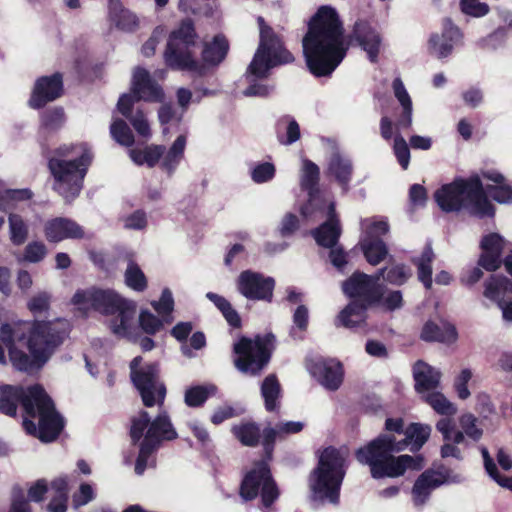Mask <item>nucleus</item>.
<instances>
[{
  "mask_svg": "<svg viewBox=\"0 0 512 512\" xmlns=\"http://www.w3.org/2000/svg\"><path fill=\"white\" fill-rule=\"evenodd\" d=\"M141 361L142 358L139 356L131 361V380L138 390L143 404L146 407L157 406L159 413L153 421L150 420L146 411H141L132 419L130 430L132 441L136 443L143 438L135 465V472L139 475L144 472L149 456L161 442L177 437L167 412L162 410L166 388L159 379L158 367L155 364L140 366Z\"/></svg>",
  "mask_w": 512,
  "mask_h": 512,
  "instance_id": "obj_1",
  "label": "nucleus"
},
{
  "mask_svg": "<svg viewBox=\"0 0 512 512\" xmlns=\"http://www.w3.org/2000/svg\"><path fill=\"white\" fill-rule=\"evenodd\" d=\"M309 71L316 77L330 76L346 56L348 45L336 10L320 7L308 24L302 40Z\"/></svg>",
  "mask_w": 512,
  "mask_h": 512,
  "instance_id": "obj_2",
  "label": "nucleus"
},
{
  "mask_svg": "<svg viewBox=\"0 0 512 512\" xmlns=\"http://www.w3.org/2000/svg\"><path fill=\"white\" fill-rule=\"evenodd\" d=\"M19 400L25 411V431L42 442L54 441L64 428V420L45 390L39 385L31 386L26 391L10 385L2 386L0 413L14 416Z\"/></svg>",
  "mask_w": 512,
  "mask_h": 512,
  "instance_id": "obj_3",
  "label": "nucleus"
},
{
  "mask_svg": "<svg viewBox=\"0 0 512 512\" xmlns=\"http://www.w3.org/2000/svg\"><path fill=\"white\" fill-rule=\"evenodd\" d=\"M196 33L190 19H185L169 37L164 53L166 64L172 69L189 71L196 75L205 73V65H218L226 56L228 42L223 36H215L202 50L204 64L196 60Z\"/></svg>",
  "mask_w": 512,
  "mask_h": 512,
  "instance_id": "obj_4",
  "label": "nucleus"
},
{
  "mask_svg": "<svg viewBox=\"0 0 512 512\" xmlns=\"http://www.w3.org/2000/svg\"><path fill=\"white\" fill-rule=\"evenodd\" d=\"M260 43L254 58L247 70L249 86L243 91L247 97H265L273 90L272 86L258 83L256 79L265 78L268 71L277 65L293 61L292 54L283 47L281 38L271 27L266 25L262 17L258 18Z\"/></svg>",
  "mask_w": 512,
  "mask_h": 512,
  "instance_id": "obj_5",
  "label": "nucleus"
},
{
  "mask_svg": "<svg viewBox=\"0 0 512 512\" xmlns=\"http://www.w3.org/2000/svg\"><path fill=\"white\" fill-rule=\"evenodd\" d=\"M72 303L83 313L95 310L107 315H116L110 323L112 332L119 336L128 335L135 306L116 292L96 288L78 290L72 298Z\"/></svg>",
  "mask_w": 512,
  "mask_h": 512,
  "instance_id": "obj_6",
  "label": "nucleus"
},
{
  "mask_svg": "<svg viewBox=\"0 0 512 512\" xmlns=\"http://www.w3.org/2000/svg\"><path fill=\"white\" fill-rule=\"evenodd\" d=\"M92 158V152L86 144L59 147L48 162L56 188L71 192L80 191Z\"/></svg>",
  "mask_w": 512,
  "mask_h": 512,
  "instance_id": "obj_7",
  "label": "nucleus"
},
{
  "mask_svg": "<svg viewBox=\"0 0 512 512\" xmlns=\"http://www.w3.org/2000/svg\"><path fill=\"white\" fill-rule=\"evenodd\" d=\"M346 450L326 448L319 457L318 466L309 476L312 497L319 501L336 504L345 475Z\"/></svg>",
  "mask_w": 512,
  "mask_h": 512,
  "instance_id": "obj_8",
  "label": "nucleus"
},
{
  "mask_svg": "<svg viewBox=\"0 0 512 512\" xmlns=\"http://www.w3.org/2000/svg\"><path fill=\"white\" fill-rule=\"evenodd\" d=\"M300 212L305 219L326 218V221L313 231L317 244L327 248L337 244L342 228L333 202L326 201L323 194H307Z\"/></svg>",
  "mask_w": 512,
  "mask_h": 512,
  "instance_id": "obj_9",
  "label": "nucleus"
},
{
  "mask_svg": "<svg viewBox=\"0 0 512 512\" xmlns=\"http://www.w3.org/2000/svg\"><path fill=\"white\" fill-rule=\"evenodd\" d=\"M273 345L272 334L256 336L254 339L241 338L234 345V352L237 355L235 366L241 372L256 375L268 364Z\"/></svg>",
  "mask_w": 512,
  "mask_h": 512,
  "instance_id": "obj_10",
  "label": "nucleus"
},
{
  "mask_svg": "<svg viewBox=\"0 0 512 512\" xmlns=\"http://www.w3.org/2000/svg\"><path fill=\"white\" fill-rule=\"evenodd\" d=\"M241 496L245 500L254 499L258 494L262 497L263 505L268 508L278 497V490L271 478L270 470L265 461H261L244 477Z\"/></svg>",
  "mask_w": 512,
  "mask_h": 512,
  "instance_id": "obj_11",
  "label": "nucleus"
},
{
  "mask_svg": "<svg viewBox=\"0 0 512 512\" xmlns=\"http://www.w3.org/2000/svg\"><path fill=\"white\" fill-rule=\"evenodd\" d=\"M444 212L465 211L478 217L493 216L494 207L488 194H434Z\"/></svg>",
  "mask_w": 512,
  "mask_h": 512,
  "instance_id": "obj_12",
  "label": "nucleus"
},
{
  "mask_svg": "<svg viewBox=\"0 0 512 512\" xmlns=\"http://www.w3.org/2000/svg\"><path fill=\"white\" fill-rule=\"evenodd\" d=\"M383 269L375 275L364 273H354L347 281L343 283V292L355 301H359L367 306L377 303L383 295Z\"/></svg>",
  "mask_w": 512,
  "mask_h": 512,
  "instance_id": "obj_13",
  "label": "nucleus"
},
{
  "mask_svg": "<svg viewBox=\"0 0 512 512\" xmlns=\"http://www.w3.org/2000/svg\"><path fill=\"white\" fill-rule=\"evenodd\" d=\"M362 229L360 245L363 254L368 263L377 265L384 258V222L366 219L362 222Z\"/></svg>",
  "mask_w": 512,
  "mask_h": 512,
  "instance_id": "obj_14",
  "label": "nucleus"
},
{
  "mask_svg": "<svg viewBox=\"0 0 512 512\" xmlns=\"http://www.w3.org/2000/svg\"><path fill=\"white\" fill-rule=\"evenodd\" d=\"M484 296L496 303L506 321H512V282L505 276L493 275L485 282Z\"/></svg>",
  "mask_w": 512,
  "mask_h": 512,
  "instance_id": "obj_15",
  "label": "nucleus"
},
{
  "mask_svg": "<svg viewBox=\"0 0 512 512\" xmlns=\"http://www.w3.org/2000/svg\"><path fill=\"white\" fill-rule=\"evenodd\" d=\"M393 92L401 105L399 112H395V120L386 117V139L392 136L393 128L398 131H405L412 126V100L400 78L394 79L392 83Z\"/></svg>",
  "mask_w": 512,
  "mask_h": 512,
  "instance_id": "obj_16",
  "label": "nucleus"
},
{
  "mask_svg": "<svg viewBox=\"0 0 512 512\" xmlns=\"http://www.w3.org/2000/svg\"><path fill=\"white\" fill-rule=\"evenodd\" d=\"M274 280L270 277L252 272L244 271L237 281L239 292L248 299L268 300L272 298Z\"/></svg>",
  "mask_w": 512,
  "mask_h": 512,
  "instance_id": "obj_17",
  "label": "nucleus"
},
{
  "mask_svg": "<svg viewBox=\"0 0 512 512\" xmlns=\"http://www.w3.org/2000/svg\"><path fill=\"white\" fill-rule=\"evenodd\" d=\"M432 428L428 424L412 423L406 429L404 437L396 440L395 437L386 435V452L402 451L409 444L412 452L419 451L431 435Z\"/></svg>",
  "mask_w": 512,
  "mask_h": 512,
  "instance_id": "obj_18",
  "label": "nucleus"
},
{
  "mask_svg": "<svg viewBox=\"0 0 512 512\" xmlns=\"http://www.w3.org/2000/svg\"><path fill=\"white\" fill-rule=\"evenodd\" d=\"M462 38L460 29L453 24L452 20L447 18L443 22L441 35L431 34L428 40V49L430 53L436 54L438 58L448 57L454 48V45Z\"/></svg>",
  "mask_w": 512,
  "mask_h": 512,
  "instance_id": "obj_19",
  "label": "nucleus"
},
{
  "mask_svg": "<svg viewBox=\"0 0 512 512\" xmlns=\"http://www.w3.org/2000/svg\"><path fill=\"white\" fill-rule=\"evenodd\" d=\"M133 103L136 100L158 102L163 98L162 88L151 78L149 72L141 67L135 68L131 85Z\"/></svg>",
  "mask_w": 512,
  "mask_h": 512,
  "instance_id": "obj_20",
  "label": "nucleus"
},
{
  "mask_svg": "<svg viewBox=\"0 0 512 512\" xmlns=\"http://www.w3.org/2000/svg\"><path fill=\"white\" fill-rule=\"evenodd\" d=\"M62 89L63 82L60 74L41 77L35 83L29 104L32 108H41L47 102L57 99L61 95Z\"/></svg>",
  "mask_w": 512,
  "mask_h": 512,
  "instance_id": "obj_21",
  "label": "nucleus"
},
{
  "mask_svg": "<svg viewBox=\"0 0 512 512\" xmlns=\"http://www.w3.org/2000/svg\"><path fill=\"white\" fill-rule=\"evenodd\" d=\"M436 429L442 434L444 440L441 447V456L443 458L461 459L462 453L459 445L466 442L463 433L456 428L454 420L452 418H441L436 424Z\"/></svg>",
  "mask_w": 512,
  "mask_h": 512,
  "instance_id": "obj_22",
  "label": "nucleus"
},
{
  "mask_svg": "<svg viewBox=\"0 0 512 512\" xmlns=\"http://www.w3.org/2000/svg\"><path fill=\"white\" fill-rule=\"evenodd\" d=\"M356 456L359 462L369 465L373 478L384 477V438L382 435L366 447L359 449Z\"/></svg>",
  "mask_w": 512,
  "mask_h": 512,
  "instance_id": "obj_23",
  "label": "nucleus"
},
{
  "mask_svg": "<svg viewBox=\"0 0 512 512\" xmlns=\"http://www.w3.org/2000/svg\"><path fill=\"white\" fill-rule=\"evenodd\" d=\"M84 235L82 227L70 219L56 218L45 225V236L50 242H60L65 239H81Z\"/></svg>",
  "mask_w": 512,
  "mask_h": 512,
  "instance_id": "obj_24",
  "label": "nucleus"
},
{
  "mask_svg": "<svg viewBox=\"0 0 512 512\" xmlns=\"http://www.w3.org/2000/svg\"><path fill=\"white\" fill-rule=\"evenodd\" d=\"M354 39L367 53L370 62L375 63L378 60L381 39L374 31L371 24L367 21H358L355 23L353 31Z\"/></svg>",
  "mask_w": 512,
  "mask_h": 512,
  "instance_id": "obj_25",
  "label": "nucleus"
},
{
  "mask_svg": "<svg viewBox=\"0 0 512 512\" xmlns=\"http://www.w3.org/2000/svg\"><path fill=\"white\" fill-rule=\"evenodd\" d=\"M504 247V239L497 233H491L483 237L481 241L482 255L479 265L488 271H494L500 266L501 253Z\"/></svg>",
  "mask_w": 512,
  "mask_h": 512,
  "instance_id": "obj_26",
  "label": "nucleus"
},
{
  "mask_svg": "<svg viewBox=\"0 0 512 512\" xmlns=\"http://www.w3.org/2000/svg\"><path fill=\"white\" fill-rule=\"evenodd\" d=\"M445 482L446 477L440 472L433 470L423 472L416 480L412 490L415 505H423L428 499L431 491Z\"/></svg>",
  "mask_w": 512,
  "mask_h": 512,
  "instance_id": "obj_27",
  "label": "nucleus"
},
{
  "mask_svg": "<svg viewBox=\"0 0 512 512\" xmlns=\"http://www.w3.org/2000/svg\"><path fill=\"white\" fill-rule=\"evenodd\" d=\"M313 373L328 390H337L343 381V368L336 360H326L317 364Z\"/></svg>",
  "mask_w": 512,
  "mask_h": 512,
  "instance_id": "obj_28",
  "label": "nucleus"
},
{
  "mask_svg": "<svg viewBox=\"0 0 512 512\" xmlns=\"http://www.w3.org/2000/svg\"><path fill=\"white\" fill-rule=\"evenodd\" d=\"M415 388L420 393H427L438 387L441 372L423 361H418L413 367Z\"/></svg>",
  "mask_w": 512,
  "mask_h": 512,
  "instance_id": "obj_29",
  "label": "nucleus"
},
{
  "mask_svg": "<svg viewBox=\"0 0 512 512\" xmlns=\"http://www.w3.org/2000/svg\"><path fill=\"white\" fill-rule=\"evenodd\" d=\"M108 17L118 29L132 32L138 25L137 16L122 6L120 0H108Z\"/></svg>",
  "mask_w": 512,
  "mask_h": 512,
  "instance_id": "obj_30",
  "label": "nucleus"
},
{
  "mask_svg": "<svg viewBox=\"0 0 512 512\" xmlns=\"http://www.w3.org/2000/svg\"><path fill=\"white\" fill-rule=\"evenodd\" d=\"M133 106V97L127 94H123L117 104L119 112L128 118L133 125L136 132L144 137L149 138L151 136V130L149 123L142 111L138 110L135 114H131Z\"/></svg>",
  "mask_w": 512,
  "mask_h": 512,
  "instance_id": "obj_31",
  "label": "nucleus"
},
{
  "mask_svg": "<svg viewBox=\"0 0 512 512\" xmlns=\"http://www.w3.org/2000/svg\"><path fill=\"white\" fill-rule=\"evenodd\" d=\"M424 466L422 456H388L386 455V477H399L407 470H420Z\"/></svg>",
  "mask_w": 512,
  "mask_h": 512,
  "instance_id": "obj_32",
  "label": "nucleus"
},
{
  "mask_svg": "<svg viewBox=\"0 0 512 512\" xmlns=\"http://www.w3.org/2000/svg\"><path fill=\"white\" fill-rule=\"evenodd\" d=\"M352 171V162L348 156L338 151L331 154L327 165L329 176L335 178L341 185H345L350 181Z\"/></svg>",
  "mask_w": 512,
  "mask_h": 512,
  "instance_id": "obj_33",
  "label": "nucleus"
},
{
  "mask_svg": "<svg viewBox=\"0 0 512 512\" xmlns=\"http://www.w3.org/2000/svg\"><path fill=\"white\" fill-rule=\"evenodd\" d=\"M421 338L425 341L451 343L456 340L457 332L455 327L449 323L438 325L429 321L422 329Z\"/></svg>",
  "mask_w": 512,
  "mask_h": 512,
  "instance_id": "obj_34",
  "label": "nucleus"
},
{
  "mask_svg": "<svg viewBox=\"0 0 512 512\" xmlns=\"http://www.w3.org/2000/svg\"><path fill=\"white\" fill-rule=\"evenodd\" d=\"M303 429L301 422L279 423L275 428H266L263 431V445L268 457L271 456L272 446L277 438L284 435L300 432Z\"/></svg>",
  "mask_w": 512,
  "mask_h": 512,
  "instance_id": "obj_35",
  "label": "nucleus"
},
{
  "mask_svg": "<svg viewBox=\"0 0 512 512\" xmlns=\"http://www.w3.org/2000/svg\"><path fill=\"white\" fill-rule=\"evenodd\" d=\"M51 490L54 493L53 498L47 506L49 512H66L68 499V478L60 476L51 483Z\"/></svg>",
  "mask_w": 512,
  "mask_h": 512,
  "instance_id": "obj_36",
  "label": "nucleus"
},
{
  "mask_svg": "<svg viewBox=\"0 0 512 512\" xmlns=\"http://www.w3.org/2000/svg\"><path fill=\"white\" fill-rule=\"evenodd\" d=\"M367 305L357 301L351 302L338 315L336 325H342L347 328L358 326L365 320V309Z\"/></svg>",
  "mask_w": 512,
  "mask_h": 512,
  "instance_id": "obj_37",
  "label": "nucleus"
},
{
  "mask_svg": "<svg viewBox=\"0 0 512 512\" xmlns=\"http://www.w3.org/2000/svg\"><path fill=\"white\" fill-rule=\"evenodd\" d=\"M185 146L186 137L184 135L178 136L168 151L162 156L161 167L165 171L171 173L177 168L184 157Z\"/></svg>",
  "mask_w": 512,
  "mask_h": 512,
  "instance_id": "obj_38",
  "label": "nucleus"
},
{
  "mask_svg": "<svg viewBox=\"0 0 512 512\" xmlns=\"http://www.w3.org/2000/svg\"><path fill=\"white\" fill-rule=\"evenodd\" d=\"M165 152V147L162 145H151L143 150L130 149L129 156L131 160L137 165L146 164L149 167L155 166L162 158Z\"/></svg>",
  "mask_w": 512,
  "mask_h": 512,
  "instance_id": "obj_39",
  "label": "nucleus"
},
{
  "mask_svg": "<svg viewBox=\"0 0 512 512\" xmlns=\"http://www.w3.org/2000/svg\"><path fill=\"white\" fill-rule=\"evenodd\" d=\"M424 401L438 414L451 418L457 412V407L441 392H427L423 396Z\"/></svg>",
  "mask_w": 512,
  "mask_h": 512,
  "instance_id": "obj_40",
  "label": "nucleus"
},
{
  "mask_svg": "<svg viewBox=\"0 0 512 512\" xmlns=\"http://www.w3.org/2000/svg\"><path fill=\"white\" fill-rule=\"evenodd\" d=\"M261 394L265 401V407L268 411H273L278 406V400L281 396V388L277 378L274 375L267 376L261 385Z\"/></svg>",
  "mask_w": 512,
  "mask_h": 512,
  "instance_id": "obj_41",
  "label": "nucleus"
},
{
  "mask_svg": "<svg viewBox=\"0 0 512 512\" xmlns=\"http://www.w3.org/2000/svg\"><path fill=\"white\" fill-rule=\"evenodd\" d=\"M277 136L282 144H292L300 137L298 123L289 116H284L277 122Z\"/></svg>",
  "mask_w": 512,
  "mask_h": 512,
  "instance_id": "obj_42",
  "label": "nucleus"
},
{
  "mask_svg": "<svg viewBox=\"0 0 512 512\" xmlns=\"http://www.w3.org/2000/svg\"><path fill=\"white\" fill-rule=\"evenodd\" d=\"M434 259V253L430 245H427L421 256L415 260V264L418 268L419 280L424 284L426 288H430L432 285V267L431 263Z\"/></svg>",
  "mask_w": 512,
  "mask_h": 512,
  "instance_id": "obj_43",
  "label": "nucleus"
},
{
  "mask_svg": "<svg viewBox=\"0 0 512 512\" xmlns=\"http://www.w3.org/2000/svg\"><path fill=\"white\" fill-rule=\"evenodd\" d=\"M232 433L245 446H255L260 438L259 427L250 422L234 425Z\"/></svg>",
  "mask_w": 512,
  "mask_h": 512,
  "instance_id": "obj_44",
  "label": "nucleus"
},
{
  "mask_svg": "<svg viewBox=\"0 0 512 512\" xmlns=\"http://www.w3.org/2000/svg\"><path fill=\"white\" fill-rule=\"evenodd\" d=\"M319 167L312 161L304 159L300 171V183L303 189L312 192L319 182Z\"/></svg>",
  "mask_w": 512,
  "mask_h": 512,
  "instance_id": "obj_45",
  "label": "nucleus"
},
{
  "mask_svg": "<svg viewBox=\"0 0 512 512\" xmlns=\"http://www.w3.org/2000/svg\"><path fill=\"white\" fill-rule=\"evenodd\" d=\"M215 392L216 387L214 385L191 387L185 393V403L190 407L200 406L210 395L215 394Z\"/></svg>",
  "mask_w": 512,
  "mask_h": 512,
  "instance_id": "obj_46",
  "label": "nucleus"
},
{
  "mask_svg": "<svg viewBox=\"0 0 512 512\" xmlns=\"http://www.w3.org/2000/svg\"><path fill=\"white\" fill-rule=\"evenodd\" d=\"M110 134L112 138L123 146H132L134 143V136L127 125L122 119H114L110 126Z\"/></svg>",
  "mask_w": 512,
  "mask_h": 512,
  "instance_id": "obj_47",
  "label": "nucleus"
},
{
  "mask_svg": "<svg viewBox=\"0 0 512 512\" xmlns=\"http://www.w3.org/2000/svg\"><path fill=\"white\" fill-rule=\"evenodd\" d=\"M386 281L393 284H403L410 276V271L402 264H395L392 257L386 252Z\"/></svg>",
  "mask_w": 512,
  "mask_h": 512,
  "instance_id": "obj_48",
  "label": "nucleus"
},
{
  "mask_svg": "<svg viewBox=\"0 0 512 512\" xmlns=\"http://www.w3.org/2000/svg\"><path fill=\"white\" fill-rule=\"evenodd\" d=\"M125 283L128 287L136 291H143L147 286V281L144 273L133 262H130L126 269Z\"/></svg>",
  "mask_w": 512,
  "mask_h": 512,
  "instance_id": "obj_49",
  "label": "nucleus"
},
{
  "mask_svg": "<svg viewBox=\"0 0 512 512\" xmlns=\"http://www.w3.org/2000/svg\"><path fill=\"white\" fill-rule=\"evenodd\" d=\"M480 175L492 181L495 185H488L486 192H512V187L505 182V177L495 169L481 170Z\"/></svg>",
  "mask_w": 512,
  "mask_h": 512,
  "instance_id": "obj_50",
  "label": "nucleus"
},
{
  "mask_svg": "<svg viewBox=\"0 0 512 512\" xmlns=\"http://www.w3.org/2000/svg\"><path fill=\"white\" fill-rule=\"evenodd\" d=\"M10 239L15 245H21L25 242L28 234L27 226L22 218L15 214L9 216Z\"/></svg>",
  "mask_w": 512,
  "mask_h": 512,
  "instance_id": "obj_51",
  "label": "nucleus"
},
{
  "mask_svg": "<svg viewBox=\"0 0 512 512\" xmlns=\"http://www.w3.org/2000/svg\"><path fill=\"white\" fill-rule=\"evenodd\" d=\"M473 372L469 368H464L458 375L455 376L453 381V388L461 400H466L470 397L471 392L468 388V383L471 381Z\"/></svg>",
  "mask_w": 512,
  "mask_h": 512,
  "instance_id": "obj_52",
  "label": "nucleus"
},
{
  "mask_svg": "<svg viewBox=\"0 0 512 512\" xmlns=\"http://www.w3.org/2000/svg\"><path fill=\"white\" fill-rule=\"evenodd\" d=\"M65 122L64 110L60 107H55L46 110L41 115L42 126L47 130H56L60 128Z\"/></svg>",
  "mask_w": 512,
  "mask_h": 512,
  "instance_id": "obj_53",
  "label": "nucleus"
},
{
  "mask_svg": "<svg viewBox=\"0 0 512 512\" xmlns=\"http://www.w3.org/2000/svg\"><path fill=\"white\" fill-rule=\"evenodd\" d=\"M393 153L401 168L406 170L410 164V148L409 144L400 134L394 136Z\"/></svg>",
  "mask_w": 512,
  "mask_h": 512,
  "instance_id": "obj_54",
  "label": "nucleus"
},
{
  "mask_svg": "<svg viewBox=\"0 0 512 512\" xmlns=\"http://www.w3.org/2000/svg\"><path fill=\"white\" fill-rule=\"evenodd\" d=\"M481 453L484 459V465L487 473L490 477L495 480L500 486L508 488L512 490V477H502L496 468V465L493 463L492 459L489 456L488 450L485 447H481Z\"/></svg>",
  "mask_w": 512,
  "mask_h": 512,
  "instance_id": "obj_55",
  "label": "nucleus"
},
{
  "mask_svg": "<svg viewBox=\"0 0 512 512\" xmlns=\"http://www.w3.org/2000/svg\"><path fill=\"white\" fill-rule=\"evenodd\" d=\"M51 294L46 291L37 292L27 302L28 310L33 314H42L49 310Z\"/></svg>",
  "mask_w": 512,
  "mask_h": 512,
  "instance_id": "obj_56",
  "label": "nucleus"
},
{
  "mask_svg": "<svg viewBox=\"0 0 512 512\" xmlns=\"http://www.w3.org/2000/svg\"><path fill=\"white\" fill-rule=\"evenodd\" d=\"M250 175L255 183H266L273 179L275 166L270 162L257 163L251 168Z\"/></svg>",
  "mask_w": 512,
  "mask_h": 512,
  "instance_id": "obj_57",
  "label": "nucleus"
},
{
  "mask_svg": "<svg viewBox=\"0 0 512 512\" xmlns=\"http://www.w3.org/2000/svg\"><path fill=\"white\" fill-rule=\"evenodd\" d=\"M460 426L462 428L463 435L477 441L482 436V429L477 425V419L474 415L467 413L463 414L459 419Z\"/></svg>",
  "mask_w": 512,
  "mask_h": 512,
  "instance_id": "obj_58",
  "label": "nucleus"
},
{
  "mask_svg": "<svg viewBox=\"0 0 512 512\" xmlns=\"http://www.w3.org/2000/svg\"><path fill=\"white\" fill-rule=\"evenodd\" d=\"M96 496L95 488L89 483H82L73 494L72 502L75 507H80L91 502Z\"/></svg>",
  "mask_w": 512,
  "mask_h": 512,
  "instance_id": "obj_59",
  "label": "nucleus"
},
{
  "mask_svg": "<svg viewBox=\"0 0 512 512\" xmlns=\"http://www.w3.org/2000/svg\"><path fill=\"white\" fill-rule=\"evenodd\" d=\"M46 253V246L42 242H31L25 248L23 259L30 263H37L44 259Z\"/></svg>",
  "mask_w": 512,
  "mask_h": 512,
  "instance_id": "obj_60",
  "label": "nucleus"
},
{
  "mask_svg": "<svg viewBox=\"0 0 512 512\" xmlns=\"http://www.w3.org/2000/svg\"><path fill=\"white\" fill-rule=\"evenodd\" d=\"M460 6L463 13L474 17H482L489 12V6L478 0H461Z\"/></svg>",
  "mask_w": 512,
  "mask_h": 512,
  "instance_id": "obj_61",
  "label": "nucleus"
},
{
  "mask_svg": "<svg viewBox=\"0 0 512 512\" xmlns=\"http://www.w3.org/2000/svg\"><path fill=\"white\" fill-rule=\"evenodd\" d=\"M205 345V335L201 332H196L191 336L189 344L184 343L182 345L181 350L186 357L192 358L195 357V354L193 353L192 349L199 350L202 349Z\"/></svg>",
  "mask_w": 512,
  "mask_h": 512,
  "instance_id": "obj_62",
  "label": "nucleus"
},
{
  "mask_svg": "<svg viewBox=\"0 0 512 512\" xmlns=\"http://www.w3.org/2000/svg\"><path fill=\"white\" fill-rule=\"evenodd\" d=\"M9 512H31L29 503L25 500L24 491L20 487L12 490V503Z\"/></svg>",
  "mask_w": 512,
  "mask_h": 512,
  "instance_id": "obj_63",
  "label": "nucleus"
},
{
  "mask_svg": "<svg viewBox=\"0 0 512 512\" xmlns=\"http://www.w3.org/2000/svg\"><path fill=\"white\" fill-rule=\"evenodd\" d=\"M152 305L159 315L163 317L169 315L174 305L172 293L168 289L163 290L160 300L153 302Z\"/></svg>",
  "mask_w": 512,
  "mask_h": 512,
  "instance_id": "obj_64",
  "label": "nucleus"
}]
</instances>
